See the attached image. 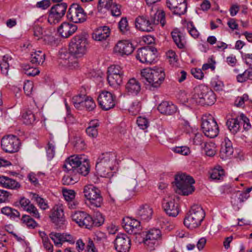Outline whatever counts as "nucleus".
Instances as JSON below:
<instances>
[{
  "instance_id": "6e6d98bb",
  "label": "nucleus",
  "mask_w": 252,
  "mask_h": 252,
  "mask_svg": "<svg viewBox=\"0 0 252 252\" xmlns=\"http://www.w3.org/2000/svg\"><path fill=\"white\" fill-rule=\"evenodd\" d=\"M187 28L190 35L194 38H197L199 35V32L195 28L192 22H189L187 23Z\"/></svg>"
},
{
  "instance_id": "f03ea898",
  "label": "nucleus",
  "mask_w": 252,
  "mask_h": 252,
  "mask_svg": "<svg viewBox=\"0 0 252 252\" xmlns=\"http://www.w3.org/2000/svg\"><path fill=\"white\" fill-rule=\"evenodd\" d=\"M165 12L162 10H154L152 8L149 16L137 17L135 20L137 29L143 32H150L154 30V27L160 24L162 27L165 25Z\"/></svg>"
},
{
  "instance_id": "aec40b11",
  "label": "nucleus",
  "mask_w": 252,
  "mask_h": 252,
  "mask_svg": "<svg viewBox=\"0 0 252 252\" xmlns=\"http://www.w3.org/2000/svg\"><path fill=\"white\" fill-rule=\"evenodd\" d=\"M52 222L55 224L57 229L63 227L65 222L63 210L62 206H55L52 210L50 216Z\"/></svg>"
},
{
  "instance_id": "09e8293b",
  "label": "nucleus",
  "mask_w": 252,
  "mask_h": 252,
  "mask_svg": "<svg viewBox=\"0 0 252 252\" xmlns=\"http://www.w3.org/2000/svg\"><path fill=\"white\" fill-rule=\"evenodd\" d=\"M87 96L83 94H78L72 98V103L74 106L78 109L81 108L84 106V102L85 97Z\"/></svg>"
},
{
  "instance_id": "f704fd0d",
  "label": "nucleus",
  "mask_w": 252,
  "mask_h": 252,
  "mask_svg": "<svg viewBox=\"0 0 252 252\" xmlns=\"http://www.w3.org/2000/svg\"><path fill=\"white\" fill-rule=\"evenodd\" d=\"M126 89L129 93L137 94L141 90V86L138 81L135 78H131L126 84Z\"/></svg>"
},
{
  "instance_id": "c85d7f7f",
  "label": "nucleus",
  "mask_w": 252,
  "mask_h": 252,
  "mask_svg": "<svg viewBox=\"0 0 252 252\" xmlns=\"http://www.w3.org/2000/svg\"><path fill=\"white\" fill-rule=\"evenodd\" d=\"M19 203L24 210L29 212L32 217L37 219L40 218V215L37 208L32 204H31L29 199L24 197H21Z\"/></svg>"
},
{
  "instance_id": "e433bc0d",
  "label": "nucleus",
  "mask_w": 252,
  "mask_h": 252,
  "mask_svg": "<svg viewBox=\"0 0 252 252\" xmlns=\"http://www.w3.org/2000/svg\"><path fill=\"white\" fill-rule=\"evenodd\" d=\"M45 59V54L41 51H37L31 54V62L35 65L42 64Z\"/></svg>"
},
{
  "instance_id": "ddd939ff",
  "label": "nucleus",
  "mask_w": 252,
  "mask_h": 252,
  "mask_svg": "<svg viewBox=\"0 0 252 252\" xmlns=\"http://www.w3.org/2000/svg\"><path fill=\"white\" fill-rule=\"evenodd\" d=\"M157 52V49L153 47H143L137 50L136 58L142 63L151 64L155 60Z\"/></svg>"
},
{
  "instance_id": "774afa93",
  "label": "nucleus",
  "mask_w": 252,
  "mask_h": 252,
  "mask_svg": "<svg viewBox=\"0 0 252 252\" xmlns=\"http://www.w3.org/2000/svg\"><path fill=\"white\" fill-rule=\"evenodd\" d=\"M137 124L140 128L145 129L148 127V122L147 119L142 117H139L137 120Z\"/></svg>"
},
{
  "instance_id": "20e7f679",
  "label": "nucleus",
  "mask_w": 252,
  "mask_h": 252,
  "mask_svg": "<svg viewBox=\"0 0 252 252\" xmlns=\"http://www.w3.org/2000/svg\"><path fill=\"white\" fill-rule=\"evenodd\" d=\"M205 216L202 208L198 205H193L184 219V223L188 228L192 229L200 225Z\"/></svg>"
},
{
  "instance_id": "f8f14e48",
  "label": "nucleus",
  "mask_w": 252,
  "mask_h": 252,
  "mask_svg": "<svg viewBox=\"0 0 252 252\" xmlns=\"http://www.w3.org/2000/svg\"><path fill=\"white\" fill-rule=\"evenodd\" d=\"M58 63L62 66H67L71 69H76L79 67L77 58L65 49L60 51Z\"/></svg>"
},
{
  "instance_id": "a211bd4d",
  "label": "nucleus",
  "mask_w": 252,
  "mask_h": 252,
  "mask_svg": "<svg viewBox=\"0 0 252 252\" xmlns=\"http://www.w3.org/2000/svg\"><path fill=\"white\" fill-rule=\"evenodd\" d=\"M166 4L174 15L180 16L187 11V3L186 0H167Z\"/></svg>"
},
{
  "instance_id": "49530a36",
  "label": "nucleus",
  "mask_w": 252,
  "mask_h": 252,
  "mask_svg": "<svg viewBox=\"0 0 252 252\" xmlns=\"http://www.w3.org/2000/svg\"><path fill=\"white\" fill-rule=\"evenodd\" d=\"M171 35L174 42L180 49H183L185 47L183 39L182 38L181 32L177 30L171 32Z\"/></svg>"
},
{
  "instance_id": "473e14b6",
  "label": "nucleus",
  "mask_w": 252,
  "mask_h": 252,
  "mask_svg": "<svg viewBox=\"0 0 252 252\" xmlns=\"http://www.w3.org/2000/svg\"><path fill=\"white\" fill-rule=\"evenodd\" d=\"M226 125L230 132L235 134L240 130L242 122L239 117L229 118L226 122Z\"/></svg>"
},
{
  "instance_id": "4c0bfd02",
  "label": "nucleus",
  "mask_w": 252,
  "mask_h": 252,
  "mask_svg": "<svg viewBox=\"0 0 252 252\" xmlns=\"http://www.w3.org/2000/svg\"><path fill=\"white\" fill-rule=\"evenodd\" d=\"M99 126L97 120H93L89 123V126L87 128L86 132L87 135L92 137L95 138L98 135L97 127Z\"/></svg>"
},
{
  "instance_id": "37998d69",
  "label": "nucleus",
  "mask_w": 252,
  "mask_h": 252,
  "mask_svg": "<svg viewBox=\"0 0 252 252\" xmlns=\"http://www.w3.org/2000/svg\"><path fill=\"white\" fill-rule=\"evenodd\" d=\"M23 123L26 125H32L35 120V117L32 110L29 109L26 110L22 115Z\"/></svg>"
},
{
  "instance_id": "6e6552de",
  "label": "nucleus",
  "mask_w": 252,
  "mask_h": 252,
  "mask_svg": "<svg viewBox=\"0 0 252 252\" xmlns=\"http://www.w3.org/2000/svg\"><path fill=\"white\" fill-rule=\"evenodd\" d=\"M201 128L205 135L210 138L216 137L219 133V126L211 115L202 118Z\"/></svg>"
},
{
  "instance_id": "393cba45",
  "label": "nucleus",
  "mask_w": 252,
  "mask_h": 252,
  "mask_svg": "<svg viewBox=\"0 0 252 252\" xmlns=\"http://www.w3.org/2000/svg\"><path fill=\"white\" fill-rule=\"evenodd\" d=\"M49 237L54 242L55 245L57 247H61L64 242H68L70 243H74L72 236L66 233L52 232L50 233Z\"/></svg>"
},
{
  "instance_id": "8fccbe9b",
  "label": "nucleus",
  "mask_w": 252,
  "mask_h": 252,
  "mask_svg": "<svg viewBox=\"0 0 252 252\" xmlns=\"http://www.w3.org/2000/svg\"><path fill=\"white\" fill-rule=\"evenodd\" d=\"M22 68L25 74L29 76H34L39 73L38 68L31 67L29 64H23Z\"/></svg>"
},
{
  "instance_id": "f257e3e1",
  "label": "nucleus",
  "mask_w": 252,
  "mask_h": 252,
  "mask_svg": "<svg viewBox=\"0 0 252 252\" xmlns=\"http://www.w3.org/2000/svg\"><path fill=\"white\" fill-rule=\"evenodd\" d=\"M186 96V94L181 95L180 101L186 104H198L201 105H212L215 103L216 96L214 92L207 86L204 85H199L194 89L192 96L189 99L183 98Z\"/></svg>"
},
{
  "instance_id": "338daca9",
  "label": "nucleus",
  "mask_w": 252,
  "mask_h": 252,
  "mask_svg": "<svg viewBox=\"0 0 252 252\" xmlns=\"http://www.w3.org/2000/svg\"><path fill=\"white\" fill-rule=\"evenodd\" d=\"M63 195L67 201H71L75 198V192L73 190L63 189Z\"/></svg>"
},
{
  "instance_id": "b1692460",
  "label": "nucleus",
  "mask_w": 252,
  "mask_h": 252,
  "mask_svg": "<svg viewBox=\"0 0 252 252\" xmlns=\"http://www.w3.org/2000/svg\"><path fill=\"white\" fill-rule=\"evenodd\" d=\"M98 7L110 11L113 16L118 17L121 14V6L114 1V0H99Z\"/></svg>"
},
{
  "instance_id": "1a4fd4ad",
  "label": "nucleus",
  "mask_w": 252,
  "mask_h": 252,
  "mask_svg": "<svg viewBox=\"0 0 252 252\" xmlns=\"http://www.w3.org/2000/svg\"><path fill=\"white\" fill-rule=\"evenodd\" d=\"M67 19L74 23H82L86 21L87 15L83 8L78 3H72L66 14Z\"/></svg>"
},
{
  "instance_id": "79ce46f5",
  "label": "nucleus",
  "mask_w": 252,
  "mask_h": 252,
  "mask_svg": "<svg viewBox=\"0 0 252 252\" xmlns=\"http://www.w3.org/2000/svg\"><path fill=\"white\" fill-rule=\"evenodd\" d=\"M210 178L213 180H222L224 176V171L220 166L215 167L210 172Z\"/></svg>"
},
{
  "instance_id": "864d4df0",
  "label": "nucleus",
  "mask_w": 252,
  "mask_h": 252,
  "mask_svg": "<svg viewBox=\"0 0 252 252\" xmlns=\"http://www.w3.org/2000/svg\"><path fill=\"white\" fill-rule=\"evenodd\" d=\"M141 109V104L140 101L135 100L133 102L128 108L129 112L133 115L138 114Z\"/></svg>"
},
{
  "instance_id": "9b49d317",
  "label": "nucleus",
  "mask_w": 252,
  "mask_h": 252,
  "mask_svg": "<svg viewBox=\"0 0 252 252\" xmlns=\"http://www.w3.org/2000/svg\"><path fill=\"white\" fill-rule=\"evenodd\" d=\"M67 4L65 2L57 3L53 6L49 12L48 21L50 24L59 23L65 15Z\"/></svg>"
},
{
  "instance_id": "2f4dec72",
  "label": "nucleus",
  "mask_w": 252,
  "mask_h": 252,
  "mask_svg": "<svg viewBox=\"0 0 252 252\" xmlns=\"http://www.w3.org/2000/svg\"><path fill=\"white\" fill-rule=\"evenodd\" d=\"M0 185L3 188L11 189H18L21 188V185L19 182L3 175L0 176Z\"/></svg>"
},
{
  "instance_id": "72a5a7b5",
  "label": "nucleus",
  "mask_w": 252,
  "mask_h": 252,
  "mask_svg": "<svg viewBox=\"0 0 252 252\" xmlns=\"http://www.w3.org/2000/svg\"><path fill=\"white\" fill-rule=\"evenodd\" d=\"M233 153V148L231 142L229 140H225L221 144L220 150V157L221 159L225 160L229 158Z\"/></svg>"
},
{
  "instance_id": "a878e982",
  "label": "nucleus",
  "mask_w": 252,
  "mask_h": 252,
  "mask_svg": "<svg viewBox=\"0 0 252 252\" xmlns=\"http://www.w3.org/2000/svg\"><path fill=\"white\" fill-rule=\"evenodd\" d=\"M134 49L131 42L127 40H123L117 43L115 47V51L121 55H128L133 52Z\"/></svg>"
},
{
  "instance_id": "f3484780",
  "label": "nucleus",
  "mask_w": 252,
  "mask_h": 252,
  "mask_svg": "<svg viewBox=\"0 0 252 252\" xmlns=\"http://www.w3.org/2000/svg\"><path fill=\"white\" fill-rule=\"evenodd\" d=\"M130 246V239L126 234L121 233L117 235L114 242V247L118 252H128Z\"/></svg>"
},
{
  "instance_id": "4be33fe9",
  "label": "nucleus",
  "mask_w": 252,
  "mask_h": 252,
  "mask_svg": "<svg viewBox=\"0 0 252 252\" xmlns=\"http://www.w3.org/2000/svg\"><path fill=\"white\" fill-rule=\"evenodd\" d=\"M123 223V227L128 233L141 236L142 233L140 232L141 228L139 221L129 218L124 219Z\"/></svg>"
},
{
  "instance_id": "4468645a",
  "label": "nucleus",
  "mask_w": 252,
  "mask_h": 252,
  "mask_svg": "<svg viewBox=\"0 0 252 252\" xmlns=\"http://www.w3.org/2000/svg\"><path fill=\"white\" fill-rule=\"evenodd\" d=\"M140 236L142 237V242L150 250H152L154 249L157 240L161 238V233L159 229L153 228L147 232H142Z\"/></svg>"
},
{
  "instance_id": "7c9ffc66",
  "label": "nucleus",
  "mask_w": 252,
  "mask_h": 252,
  "mask_svg": "<svg viewBox=\"0 0 252 252\" xmlns=\"http://www.w3.org/2000/svg\"><path fill=\"white\" fill-rule=\"evenodd\" d=\"M110 29L109 27L104 26L97 28L92 34L93 38L96 41L106 40L110 36Z\"/></svg>"
},
{
  "instance_id": "69168bd1",
  "label": "nucleus",
  "mask_w": 252,
  "mask_h": 252,
  "mask_svg": "<svg viewBox=\"0 0 252 252\" xmlns=\"http://www.w3.org/2000/svg\"><path fill=\"white\" fill-rule=\"evenodd\" d=\"M215 61L213 59V57H211L209 58L208 63L203 65L202 69L203 70H206L211 68L212 70H214L215 68Z\"/></svg>"
},
{
  "instance_id": "cd10ccee",
  "label": "nucleus",
  "mask_w": 252,
  "mask_h": 252,
  "mask_svg": "<svg viewBox=\"0 0 252 252\" xmlns=\"http://www.w3.org/2000/svg\"><path fill=\"white\" fill-rule=\"evenodd\" d=\"M153 214L152 208L147 204L140 206L136 212L137 217L146 221H148L151 219Z\"/></svg>"
},
{
  "instance_id": "c756f323",
  "label": "nucleus",
  "mask_w": 252,
  "mask_h": 252,
  "mask_svg": "<svg viewBox=\"0 0 252 252\" xmlns=\"http://www.w3.org/2000/svg\"><path fill=\"white\" fill-rule=\"evenodd\" d=\"M158 109L161 114L171 115L176 112L177 107L172 102L164 101L158 105Z\"/></svg>"
},
{
  "instance_id": "a19ab883",
  "label": "nucleus",
  "mask_w": 252,
  "mask_h": 252,
  "mask_svg": "<svg viewBox=\"0 0 252 252\" xmlns=\"http://www.w3.org/2000/svg\"><path fill=\"white\" fill-rule=\"evenodd\" d=\"M124 75H107V80L111 86H120L123 82Z\"/></svg>"
},
{
  "instance_id": "5fc2aeb1",
  "label": "nucleus",
  "mask_w": 252,
  "mask_h": 252,
  "mask_svg": "<svg viewBox=\"0 0 252 252\" xmlns=\"http://www.w3.org/2000/svg\"><path fill=\"white\" fill-rule=\"evenodd\" d=\"M124 75L122 68L118 65H112L108 68L107 75Z\"/></svg>"
},
{
  "instance_id": "e2e57ef3",
  "label": "nucleus",
  "mask_w": 252,
  "mask_h": 252,
  "mask_svg": "<svg viewBox=\"0 0 252 252\" xmlns=\"http://www.w3.org/2000/svg\"><path fill=\"white\" fill-rule=\"evenodd\" d=\"M74 146L78 150H82L85 148V143L82 139L77 137L74 141Z\"/></svg>"
},
{
  "instance_id": "de8ad7c7",
  "label": "nucleus",
  "mask_w": 252,
  "mask_h": 252,
  "mask_svg": "<svg viewBox=\"0 0 252 252\" xmlns=\"http://www.w3.org/2000/svg\"><path fill=\"white\" fill-rule=\"evenodd\" d=\"M98 162H96L95 165V169L99 176L102 177L110 178L113 176V173L111 172L113 169H111V167H108L105 165H102L101 169L102 172L98 169Z\"/></svg>"
},
{
  "instance_id": "3c124183",
  "label": "nucleus",
  "mask_w": 252,
  "mask_h": 252,
  "mask_svg": "<svg viewBox=\"0 0 252 252\" xmlns=\"http://www.w3.org/2000/svg\"><path fill=\"white\" fill-rule=\"evenodd\" d=\"M21 220L29 228L34 229L38 225L37 222L28 215L23 216Z\"/></svg>"
},
{
  "instance_id": "7ed1b4c3",
  "label": "nucleus",
  "mask_w": 252,
  "mask_h": 252,
  "mask_svg": "<svg viewBox=\"0 0 252 252\" xmlns=\"http://www.w3.org/2000/svg\"><path fill=\"white\" fill-rule=\"evenodd\" d=\"M141 74L142 81L154 88L159 87L165 77L164 69L158 67L143 69Z\"/></svg>"
},
{
  "instance_id": "c03bdc74",
  "label": "nucleus",
  "mask_w": 252,
  "mask_h": 252,
  "mask_svg": "<svg viewBox=\"0 0 252 252\" xmlns=\"http://www.w3.org/2000/svg\"><path fill=\"white\" fill-rule=\"evenodd\" d=\"M1 213L11 219H15L20 217V213L16 209L6 206L1 209Z\"/></svg>"
},
{
  "instance_id": "423d86ee",
  "label": "nucleus",
  "mask_w": 252,
  "mask_h": 252,
  "mask_svg": "<svg viewBox=\"0 0 252 252\" xmlns=\"http://www.w3.org/2000/svg\"><path fill=\"white\" fill-rule=\"evenodd\" d=\"M87 43V39L84 34L76 35L71 39L68 51L76 58H80L85 54Z\"/></svg>"
},
{
  "instance_id": "603ef678",
  "label": "nucleus",
  "mask_w": 252,
  "mask_h": 252,
  "mask_svg": "<svg viewBox=\"0 0 252 252\" xmlns=\"http://www.w3.org/2000/svg\"><path fill=\"white\" fill-rule=\"evenodd\" d=\"M204 150L207 156L213 157L216 154L215 144L213 143H205Z\"/></svg>"
},
{
  "instance_id": "ea45409f",
  "label": "nucleus",
  "mask_w": 252,
  "mask_h": 252,
  "mask_svg": "<svg viewBox=\"0 0 252 252\" xmlns=\"http://www.w3.org/2000/svg\"><path fill=\"white\" fill-rule=\"evenodd\" d=\"M248 198L246 193L243 191L238 190L231 197V203L233 205H238L239 203H242Z\"/></svg>"
},
{
  "instance_id": "5701e85b",
  "label": "nucleus",
  "mask_w": 252,
  "mask_h": 252,
  "mask_svg": "<svg viewBox=\"0 0 252 252\" xmlns=\"http://www.w3.org/2000/svg\"><path fill=\"white\" fill-rule=\"evenodd\" d=\"M84 156L73 155L68 158L64 161L63 168L67 172L75 173L78 165L81 163Z\"/></svg>"
},
{
  "instance_id": "0eeeda50",
  "label": "nucleus",
  "mask_w": 252,
  "mask_h": 252,
  "mask_svg": "<svg viewBox=\"0 0 252 252\" xmlns=\"http://www.w3.org/2000/svg\"><path fill=\"white\" fill-rule=\"evenodd\" d=\"M83 193L85 197L91 205L95 207L101 206L103 203V198L101 195L100 190L98 188L93 185L85 186Z\"/></svg>"
},
{
  "instance_id": "dca6fc26",
  "label": "nucleus",
  "mask_w": 252,
  "mask_h": 252,
  "mask_svg": "<svg viewBox=\"0 0 252 252\" xmlns=\"http://www.w3.org/2000/svg\"><path fill=\"white\" fill-rule=\"evenodd\" d=\"M99 105L105 111L113 108L115 105V96L110 92L102 91L97 98Z\"/></svg>"
},
{
  "instance_id": "0e129e2a",
  "label": "nucleus",
  "mask_w": 252,
  "mask_h": 252,
  "mask_svg": "<svg viewBox=\"0 0 252 252\" xmlns=\"http://www.w3.org/2000/svg\"><path fill=\"white\" fill-rule=\"evenodd\" d=\"M47 156L49 160L52 159L55 154V147L50 142L48 144V146L46 148Z\"/></svg>"
},
{
  "instance_id": "680f3d73",
  "label": "nucleus",
  "mask_w": 252,
  "mask_h": 252,
  "mask_svg": "<svg viewBox=\"0 0 252 252\" xmlns=\"http://www.w3.org/2000/svg\"><path fill=\"white\" fill-rule=\"evenodd\" d=\"M33 84L32 82L27 80L26 82H25L23 89L25 92V93L27 95H30L33 89Z\"/></svg>"
},
{
  "instance_id": "4d7b16f0",
  "label": "nucleus",
  "mask_w": 252,
  "mask_h": 252,
  "mask_svg": "<svg viewBox=\"0 0 252 252\" xmlns=\"http://www.w3.org/2000/svg\"><path fill=\"white\" fill-rule=\"evenodd\" d=\"M119 28L121 32L124 33H126L129 30L127 21L126 18H122L119 23Z\"/></svg>"
},
{
  "instance_id": "13d9d810",
  "label": "nucleus",
  "mask_w": 252,
  "mask_h": 252,
  "mask_svg": "<svg viewBox=\"0 0 252 252\" xmlns=\"http://www.w3.org/2000/svg\"><path fill=\"white\" fill-rule=\"evenodd\" d=\"M84 106H85L88 111H91L94 109L96 105L93 99L91 97L87 96L85 99Z\"/></svg>"
},
{
  "instance_id": "a18cd8bd",
  "label": "nucleus",
  "mask_w": 252,
  "mask_h": 252,
  "mask_svg": "<svg viewBox=\"0 0 252 252\" xmlns=\"http://www.w3.org/2000/svg\"><path fill=\"white\" fill-rule=\"evenodd\" d=\"M12 60V58L8 55H5L3 57L0 66L1 73L5 76L8 75L9 62L11 61Z\"/></svg>"
},
{
  "instance_id": "6ab92c4d",
  "label": "nucleus",
  "mask_w": 252,
  "mask_h": 252,
  "mask_svg": "<svg viewBox=\"0 0 252 252\" xmlns=\"http://www.w3.org/2000/svg\"><path fill=\"white\" fill-rule=\"evenodd\" d=\"M162 206L164 211L169 216L175 217L178 215L179 212L178 204L175 203V199L170 197L164 198Z\"/></svg>"
},
{
  "instance_id": "bb28decb",
  "label": "nucleus",
  "mask_w": 252,
  "mask_h": 252,
  "mask_svg": "<svg viewBox=\"0 0 252 252\" xmlns=\"http://www.w3.org/2000/svg\"><path fill=\"white\" fill-rule=\"evenodd\" d=\"M77 26L73 24L63 22L58 28V31L62 37L67 38L73 34L77 30Z\"/></svg>"
},
{
  "instance_id": "412c9836",
  "label": "nucleus",
  "mask_w": 252,
  "mask_h": 252,
  "mask_svg": "<svg viewBox=\"0 0 252 252\" xmlns=\"http://www.w3.org/2000/svg\"><path fill=\"white\" fill-rule=\"evenodd\" d=\"M116 160L115 153L108 152L102 154L98 158L97 162H98V169L100 172L102 165L108 167H111L114 170V164Z\"/></svg>"
},
{
  "instance_id": "bf43d9fd",
  "label": "nucleus",
  "mask_w": 252,
  "mask_h": 252,
  "mask_svg": "<svg viewBox=\"0 0 252 252\" xmlns=\"http://www.w3.org/2000/svg\"><path fill=\"white\" fill-rule=\"evenodd\" d=\"M32 198L37 202L40 208L42 209L45 210L48 208V205L45 202L44 199L39 196L38 195L35 193H33Z\"/></svg>"
},
{
  "instance_id": "9d476101",
  "label": "nucleus",
  "mask_w": 252,
  "mask_h": 252,
  "mask_svg": "<svg viewBox=\"0 0 252 252\" xmlns=\"http://www.w3.org/2000/svg\"><path fill=\"white\" fill-rule=\"evenodd\" d=\"M72 220L80 226L90 229L93 226H99L102 224L103 220L100 219L99 222H95L91 216L84 212H76L72 215Z\"/></svg>"
},
{
  "instance_id": "052dcab7",
  "label": "nucleus",
  "mask_w": 252,
  "mask_h": 252,
  "mask_svg": "<svg viewBox=\"0 0 252 252\" xmlns=\"http://www.w3.org/2000/svg\"><path fill=\"white\" fill-rule=\"evenodd\" d=\"M172 150L176 153L182 155L187 156L189 152V149L187 146L175 147L172 148Z\"/></svg>"
},
{
  "instance_id": "58836bf2",
  "label": "nucleus",
  "mask_w": 252,
  "mask_h": 252,
  "mask_svg": "<svg viewBox=\"0 0 252 252\" xmlns=\"http://www.w3.org/2000/svg\"><path fill=\"white\" fill-rule=\"evenodd\" d=\"M79 178V176L75 173L67 172V174L63 177L62 182L64 185H71L77 183Z\"/></svg>"
},
{
  "instance_id": "2eb2a0df",
  "label": "nucleus",
  "mask_w": 252,
  "mask_h": 252,
  "mask_svg": "<svg viewBox=\"0 0 252 252\" xmlns=\"http://www.w3.org/2000/svg\"><path fill=\"white\" fill-rule=\"evenodd\" d=\"M20 142L19 139L13 135L3 137L1 140V146L6 153L17 152L20 148Z\"/></svg>"
},
{
  "instance_id": "39448f33",
  "label": "nucleus",
  "mask_w": 252,
  "mask_h": 252,
  "mask_svg": "<svg viewBox=\"0 0 252 252\" xmlns=\"http://www.w3.org/2000/svg\"><path fill=\"white\" fill-rule=\"evenodd\" d=\"M175 183L177 187V192L183 195H188L194 191L192 185L194 183V179L186 174L177 175L175 178Z\"/></svg>"
},
{
  "instance_id": "c9c22d12",
  "label": "nucleus",
  "mask_w": 252,
  "mask_h": 252,
  "mask_svg": "<svg viewBox=\"0 0 252 252\" xmlns=\"http://www.w3.org/2000/svg\"><path fill=\"white\" fill-rule=\"evenodd\" d=\"M81 161V163L79 164L77 170L75 171L76 175H82L83 176H86L88 174L90 171V165L89 163V160L86 158L84 156L83 157Z\"/></svg>"
}]
</instances>
